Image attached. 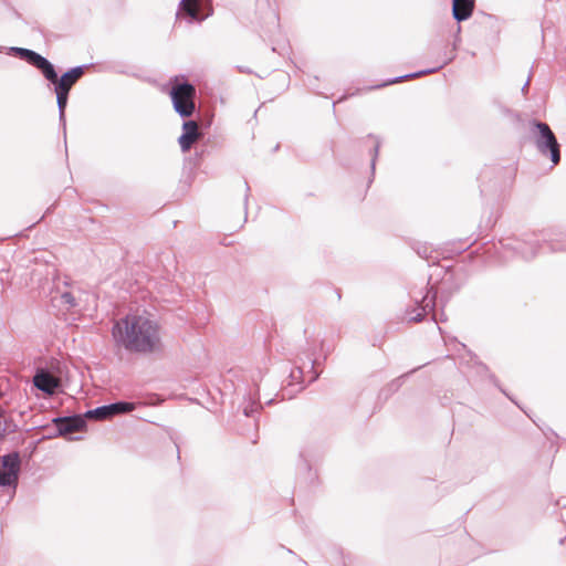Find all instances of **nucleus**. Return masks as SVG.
I'll return each mask as SVG.
<instances>
[{"label":"nucleus","instance_id":"13","mask_svg":"<svg viewBox=\"0 0 566 566\" xmlns=\"http://www.w3.org/2000/svg\"><path fill=\"white\" fill-rule=\"evenodd\" d=\"M54 92L56 94V104L59 108V118L62 125L65 127V107L67 104L69 98V92L66 91H60L59 88L54 87Z\"/></svg>","mask_w":566,"mask_h":566},{"label":"nucleus","instance_id":"16","mask_svg":"<svg viewBox=\"0 0 566 566\" xmlns=\"http://www.w3.org/2000/svg\"><path fill=\"white\" fill-rule=\"evenodd\" d=\"M61 303L66 305L67 308H73L77 306V302L73 293L71 292H64L61 294Z\"/></svg>","mask_w":566,"mask_h":566},{"label":"nucleus","instance_id":"14","mask_svg":"<svg viewBox=\"0 0 566 566\" xmlns=\"http://www.w3.org/2000/svg\"><path fill=\"white\" fill-rule=\"evenodd\" d=\"M180 6L190 15L191 19H198L199 6L197 0H181Z\"/></svg>","mask_w":566,"mask_h":566},{"label":"nucleus","instance_id":"19","mask_svg":"<svg viewBox=\"0 0 566 566\" xmlns=\"http://www.w3.org/2000/svg\"><path fill=\"white\" fill-rule=\"evenodd\" d=\"M523 255L526 259H531V258H534L536 255V252L534 250H532L531 252H523Z\"/></svg>","mask_w":566,"mask_h":566},{"label":"nucleus","instance_id":"11","mask_svg":"<svg viewBox=\"0 0 566 566\" xmlns=\"http://www.w3.org/2000/svg\"><path fill=\"white\" fill-rule=\"evenodd\" d=\"M474 8V0H453L452 14L457 21H464L471 17Z\"/></svg>","mask_w":566,"mask_h":566},{"label":"nucleus","instance_id":"18","mask_svg":"<svg viewBox=\"0 0 566 566\" xmlns=\"http://www.w3.org/2000/svg\"><path fill=\"white\" fill-rule=\"evenodd\" d=\"M553 250L566 251V233L563 235V240L559 244L553 245Z\"/></svg>","mask_w":566,"mask_h":566},{"label":"nucleus","instance_id":"21","mask_svg":"<svg viewBox=\"0 0 566 566\" xmlns=\"http://www.w3.org/2000/svg\"><path fill=\"white\" fill-rule=\"evenodd\" d=\"M379 145L377 144L375 147V156H377Z\"/></svg>","mask_w":566,"mask_h":566},{"label":"nucleus","instance_id":"7","mask_svg":"<svg viewBox=\"0 0 566 566\" xmlns=\"http://www.w3.org/2000/svg\"><path fill=\"white\" fill-rule=\"evenodd\" d=\"M84 74V66H75L65 72L60 78L57 73L54 71V78L48 80L60 91H66L70 93L72 86L81 78Z\"/></svg>","mask_w":566,"mask_h":566},{"label":"nucleus","instance_id":"9","mask_svg":"<svg viewBox=\"0 0 566 566\" xmlns=\"http://www.w3.org/2000/svg\"><path fill=\"white\" fill-rule=\"evenodd\" d=\"M57 433L65 436L71 432L82 431L85 428V419L82 416H73L66 418H56L53 420Z\"/></svg>","mask_w":566,"mask_h":566},{"label":"nucleus","instance_id":"6","mask_svg":"<svg viewBox=\"0 0 566 566\" xmlns=\"http://www.w3.org/2000/svg\"><path fill=\"white\" fill-rule=\"evenodd\" d=\"M135 408L136 403L134 402L118 401L111 405L97 407L93 410H88L86 411L85 417L103 420L108 419L115 415L130 412L135 410Z\"/></svg>","mask_w":566,"mask_h":566},{"label":"nucleus","instance_id":"5","mask_svg":"<svg viewBox=\"0 0 566 566\" xmlns=\"http://www.w3.org/2000/svg\"><path fill=\"white\" fill-rule=\"evenodd\" d=\"M20 470V458L17 452L6 454L0 459V486L15 485Z\"/></svg>","mask_w":566,"mask_h":566},{"label":"nucleus","instance_id":"2","mask_svg":"<svg viewBox=\"0 0 566 566\" xmlns=\"http://www.w3.org/2000/svg\"><path fill=\"white\" fill-rule=\"evenodd\" d=\"M530 126L531 137L538 153L543 156H549L553 165H557L560 160V149L551 127L542 122H532Z\"/></svg>","mask_w":566,"mask_h":566},{"label":"nucleus","instance_id":"10","mask_svg":"<svg viewBox=\"0 0 566 566\" xmlns=\"http://www.w3.org/2000/svg\"><path fill=\"white\" fill-rule=\"evenodd\" d=\"M33 384L38 389L46 394H53L59 387L60 381L48 371L41 370L33 377Z\"/></svg>","mask_w":566,"mask_h":566},{"label":"nucleus","instance_id":"12","mask_svg":"<svg viewBox=\"0 0 566 566\" xmlns=\"http://www.w3.org/2000/svg\"><path fill=\"white\" fill-rule=\"evenodd\" d=\"M454 56H455V54L452 53L447 60H444L442 62V64H440L437 67H433V69H430V70H423V71H419V72L410 73V74H406V75H401V76L395 77L392 80H389V81H387V82H385V83H382L380 85H377L376 87H382V86H386V85L398 83V82H400L402 80H406V78H413V77H418V76L423 75V74L436 72L437 70L441 69L442 66H444L446 64L451 62L454 59Z\"/></svg>","mask_w":566,"mask_h":566},{"label":"nucleus","instance_id":"20","mask_svg":"<svg viewBox=\"0 0 566 566\" xmlns=\"http://www.w3.org/2000/svg\"><path fill=\"white\" fill-rule=\"evenodd\" d=\"M527 86H528V81L523 85L522 91H525Z\"/></svg>","mask_w":566,"mask_h":566},{"label":"nucleus","instance_id":"3","mask_svg":"<svg viewBox=\"0 0 566 566\" xmlns=\"http://www.w3.org/2000/svg\"><path fill=\"white\" fill-rule=\"evenodd\" d=\"M196 88L190 83L176 82L170 90V97L175 112L181 117H190L196 109Z\"/></svg>","mask_w":566,"mask_h":566},{"label":"nucleus","instance_id":"1","mask_svg":"<svg viewBox=\"0 0 566 566\" xmlns=\"http://www.w3.org/2000/svg\"><path fill=\"white\" fill-rule=\"evenodd\" d=\"M112 337L116 346L130 353L153 354L163 348L160 326L145 314H128L117 321Z\"/></svg>","mask_w":566,"mask_h":566},{"label":"nucleus","instance_id":"15","mask_svg":"<svg viewBox=\"0 0 566 566\" xmlns=\"http://www.w3.org/2000/svg\"><path fill=\"white\" fill-rule=\"evenodd\" d=\"M423 305L420 310H417V313L415 315H410L409 319L413 322H420L422 317L424 316L427 308H432L433 302L432 298L428 300V295L423 297L422 300Z\"/></svg>","mask_w":566,"mask_h":566},{"label":"nucleus","instance_id":"17","mask_svg":"<svg viewBox=\"0 0 566 566\" xmlns=\"http://www.w3.org/2000/svg\"><path fill=\"white\" fill-rule=\"evenodd\" d=\"M256 403L255 402H252V403H249L247 406H244L243 408V412L247 417H250L253 415V412L256 410Z\"/></svg>","mask_w":566,"mask_h":566},{"label":"nucleus","instance_id":"8","mask_svg":"<svg viewBox=\"0 0 566 566\" xmlns=\"http://www.w3.org/2000/svg\"><path fill=\"white\" fill-rule=\"evenodd\" d=\"M199 126L195 120H186L182 124V134L178 138V144L182 151H188L193 143L199 139Z\"/></svg>","mask_w":566,"mask_h":566},{"label":"nucleus","instance_id":"4","mask_svg":"<svg viewBox=\"0 0 566 566\" xmlns=\"http://www.w3.org/2000/svg\"><path fill=\"white\" fill-rule=\"evenodd\" d=\"M11 52H14L21 59L25 60L29 64L40 70L46 80L54 78V65L44 56L39 53L24 49V48H10Z\"/></svg>","mask_w":566,"mask_h":566}]
</instances>
